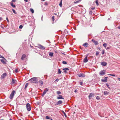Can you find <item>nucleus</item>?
Instances as JSON below:
<instances>
[{
	"label": "nucleus",
	"mask_w": 120,
	"mask_h": 120,
	"mask_svg": "<svg viewBox=\"0 0 120 120\" xmlns=\"http://www.w3.org/2000/svg\"><path fill=\"white\" fill-rule=\"evenodd\" d=\"M0 58H3L5 60H6L4 58V57L1 56L0 55Z\"/></svg>",
	"instance_id": "34"
},
{
	"label": "nucleus",
	"mask_w": 120,
	"mask_h": 120,
	"mask_svg": "<svg viewBox=\"0 0 120 120\" xmlns=\"http://www.w3.org/2000/svg\"><path fill=\"white\" fill-rule=\"evenodd\" d=\"M15 93V90H13L11 92V93L10 94V99H12L13 97L14 93Z\"/></svg>",
	"instance_id": "3"
},
{
	"label": "nucleus",
	"mask_w": 120,
	"mask_h": 120,
	"mask_svg": "<svg viewBox=\"0 0 120 120\" xmlns=\"http://www.w3.org/2000/svg\"><path fill=\"white\" fill-rule=\"evenodd\" d=\"M55 52L56 53H57V52L56 51H55Z\"/></svg>",
	"instance_id": "60"
},
{
	"label": "nucleus",
	"mask_w": 120,
	"mask_h": 120,
	"mask_svg": "<svg viewBox=\"0 0 120 120\" xmlns=\"http://www.w3.org/2000/svg\"><path fill=\"white\" fill-rule=\"evenodd\" d=\"M23 27V26L22 25H20L19 26V28L20 29H22Z\"/></svg>",
	"instance_id": "42"
},
{
	"label": "nucleus",
	"mask_w": 120,
	"mask_h": 120,
	"mask_svg": "<svg viewBox=\"0 0 120 120\" xmlns=\"http://www.w3.org/2000/svg\"><path fill=\"white\" fill-rule=\"evenodd\" d=\"M49 90V89L48 88H46L44 90L43 93L42 94V96H44L46 93V92Z\"/></svg>",
	"instance_id": "6"
},
{
	"label": "nucleus",
	"mask_w": 120,
	"mask_h": 120,
	"mask_svg": "<svg viewBox=\"0 0 120 120\" xmlns=\"http://www.w3.org/2000/svg\"><path fill=\"white\" fill-rule=\"evenodd\" d=\"M92 12L91 11H90L89 12V13L90 14H92Z\"/></svg>",
	"instance_id": "46"
},
{
	"label": "nucleus",
	"mask_w": 120,
	"mask_h": 120,
	"mask_svg": "<svg viewBox=\"0 0 120 120\" xmlns=\"http://www.w3.org/2000/svg\"><path fill=\"white\" fill-rule=\"evenodd\" d=\"M26 57V55L25 54H23L22 55L21 58V59L22 60H24L25 58Z\"/></svg>",
	"instance_id": "10"
},
{
	"label": "nucleus",
	"mask_w": 120,
	"mask_h": 120,
	"mask_svg": "<svg viewBox=\"0 0 120 120\" xmlns=\"http://www.w3.org/2000/svg\"><path fill=\"white\" fill-rule=\"evenodd\" d=\"M87 56H86L84 59L83 62L84 63H86L87 62L88 60L87 59Z\"/></svg>",
	"instance_id": "14"
},
{
	"label": "nucleus",
	"mask_w": 120,
	"mask_h": 120,
	"mask_svg": "<svg viewBox=\"0 0 120 120\" xmlns=\"http://www.w3.org/2000/svg\"><path fill=\"white\" fill-rule=\"evenodd\" d=\"M63 103V101L61 100H59L55 104V105H59L60 104H61Z\"/></svg>",
	"instance_id": "5"
},
{
	"label": "nucleus",
	"mask_w": 120,
	"mask_h": 120,
	"mask_svg": "<svg viewBox=\"0 0 120 120\" xmlns=\"http://www.w3.org/2000/svg\"><path fill=\"white\" fill-rule=\"evenodd\" d=\"M117 79H118V80L120 81V78H118Z\"/></svg>",
	"instance_id": "54"
},
{
	"label": "nucleus",
	"mask_w": 120,
	"mask_h": 120,
	"mask_svg": "<svg viewBox=\"0 0 120 120\" xmlns=\"http://www.w3.org/2000/svg\"><path fill=\"white\" fill-rule=\"evenodd\" d=\"M105 70L101 71L100 72V74L101 75H105Z\"/></svg>",
	"instance_id": "13"
},
{
	"label": "nucleus",
	"mask_w": 120,
	"mask_h": 120,
	"mask_svg": "<svg viewBox=\"0 0 120 120\" xmlns=\"http://www.w3.org/2000/svg\"><path fill=\"white\" fill-rule=\"evenodd\" d=\"M62 63L63 64H67V62L65 61H63L62 62Z\"/></svg>",
	"instance_id": "37"
},
{
	"label": "nucleus",
	"mask_w": 120,
	"mask_h": 120,
	"mask_svg": "<svg viewBox=\"0 0 120 120\" xmlns=\"http://www.w3.org/2000/svg\"><path fill=\"white\" fill-rule=\"evenodd\" d=\"M109 93V92L107 91H105L104 93V94L105 95H106L108 94Z\"/></svg>",
	"instance_id": "21"
},
{
	"label": "nucleus",
	"mask_w": 120,
	"mask_h": 120,
	"mask_svg": "<svg viewBox=\"0 0 120 120\" xmlns=\"http://www.w3.org/2000/svg\"><path fill=\"white\" fill-rule=\"evenodd\" d=\"M105 53V51L104 50H103L102 51V54H104Z\"/></svg>",
	"instance_id": "44"
},
{
	"label": "nucleus",
	"mask_w": 120,
	"mask_h": 120,
	"mask_svg": "<svg viewBox=\"0 0 120 120\" xmlns=\"http://www.w3.org/2000/svg\"><path fill=\"white\" fill-rule=\"evenodd\" d=\"M118 28L119 29H120V26H119L118 27Z\"/></svg>",
	"instance_id": "61"
},
{
	"label": "nucleus",
	"mask_w": 120,
	"mask_h": 120,
	"mask_svg": "<svg viewBox=\"0 0 120 120\" xmlns=\"http://www.w3.org/2000/svg\"><path fill=\"white\" fill-rule=\"evenodd\" d=\"M2 18H1V17H0V20H2Z\"/></svg>",
	"instance_id": "55"
},
{
	"label": "nucleus",
	"mask_w": 120,
	"mask_h": 120,
	"mask_svg": "<svg viewBox=\"0 0 120 120\" xmlns=\"http://www.w3.org/2000/svg\"><path fill=\"white\" fill-rule=\"evenodd\" d=\"M79 76V77H84L85 75L83 73L80 74L78 75Z\"/></svg>",
	"instance_id": "17"
},
{
	"label": "nucleus",
	"mask_w": 120,
	"mask_h": 120,
	"mask_svg": "<svg viewBox=\"0 0 120 120\" xmlns=\"http://www.w3.org/2000/svg\"><path fill=\"white\" fill-rule=\"evenodd\" d=\"M38 47L40 49L42 50H44L45 49V47L41 45H38Z\"/></svg>",
	"instance_id": "7"
},
{
	"label": "nucleus",
	"mask_w": 120,
	"mask_h": 120,
	"mask_svg": "<svg viewBox=\"0 0 120 120\" xmlns=\"http://www.w3.org/2000/svg\"><path fill=\"white\" fill-rule=\"evenodd\" d=\"M24 1L26 2H27L28 1L27 0H24Z\"/></svg>",
	"instance_id": "59"
},
{
	"label": "nucleus",
	"mask_w": 120,
	"mask_h": 120,
	"mask_svg": "<svg viewBox=\"0 0 120 120\" xmlns=\"http://www.w3.org/2000/svg\"><path fill=\"white\" fill-rule=\"evenodd\" d=\"M1 62L2 63H3L4 64H5L6 63L5 61L3 59H1L0 60Z\"/></svg>",
	"instance_id": "24"
},
{
	"label": "nucleus",
	"mask_w": 120,
	"mask_h": 120,
	"mask_svg": "<svg viewBox=\"0 0 120 120\" xmlns=\"http://www.w3.org/2000/svg\"><path fill=\"white\" fill-rule=\"evenodd\" d=\"M16 1V0H12V2H15Z\"/></svg>",
	"instance_id": "53"
},
{
	"label": "nucleus",
	"mask_w": 120,
	"mask_h": 120,
	"mask_svg": "<svg viewBox=\"0 0 120 120\" xmlns=\"http://www.w3.org/2000/svg\"><path fill=\"white\" fill-rule=\"evenodd\" d=\"M59 6L60 7H61L62 6V0H61L59 4Z\"/></svg>",
	"instance_id": "28"
},
{
	"label": "nucleus",
	"mask_w": 120,
	"mask_h": 120,
	"mask_svg": "<svg viewBox=\"0 0 120 120\" xmlns=\"http://www.w3.org/2000/svg\"><path fill=\"white\" fill-rule=\"evenodd\" d=\"M39 83L41 85V86H42L43 85V82L42 81L40 80L39 81Z\"/></svg>",
	"instance_id": "16"
},
{
	"label": "nucleus",
	"mask_w": 120,
	"mask_h": 120,
	"mask_svg": "<svg viewBox=\"0 0 120 120\" xmlns=\"http://www.w3.org/2000/svg\"><path fill=\"white\" fill-rule=\"evenodd\" d=\"M108 75H109L112 76L114 77L115 76V75L114 74H108Z\"/></svg>",
	"instance_id": "38"
},
{
	"label": "nucleus",
	"mask_w": 120,
	"mask_h": 120,
	"mask_svg": "<svg viewBox=\"0 0 120 120\" xmlns=\"http://www.w3.org/2000/svg\"><path fill=\"white\" fill-rule=\"evenodd\" d=\"M80 84L82 85V82H80Z\"/></svg>",
	"instance_id": "50"
},
{
	"label": "nucleus",
	"mask_w": 120,
	"mask_h": 120,
	"mask_svg": "<svg viewBox=\"0 0 120 120\" xmlns=\"http://www.w3.org/2000/svg\"><path fill=\"white\" fill-rule=\"evenodd\" d=\"M59 81V79H56L55 81H56L57 82Z\"/></svg>",
	"instance_id": "48"
},
{
	"label": "nucleus",
	"mask_w": 120,
	"mask_h": 120,
	"mask_svg": "<svg viewBox=\"0 0 120 120\" xmlns=\"http://www.w3.org/2000/svg\"><path fill=\"white\" fill-rule=\"evenodd\" d=\"M26 107L28 111H29L31 110V107L30 104L28 103L26 104Z\"/></svg>",
	"instance_id": "2"
},
{
	"label": "nucleus",
	"mask_w": 120,
	"mask_h": 120,
	"mask_svg": "<svg viewBox=\"0 0 120 120\" xmlns=\"http://www.w3.org/2000/svg\"><path fill=\"white\" fill-rule=\"evenodd\" d=\"M103 46L105 48H106L107 46V44L106 43H104L103 45Z\"/></svg>",
	"instance_id": "26"
},
{
	"label": "nucleus",
	"mask_w": 120,
	"mask_h": 120,
	"mask_svg": "<svg viewBox=\"0 0 120 120\" xmlns=\"http://www.w3.org/2000/svg\"><path fill=\"white\" fill-rule=\"evenodd\" d=\"M106 85L107 86V87L109 89H110V88L109 87V85L108 83H106Z\"/></svg>",
	"instance_id": "41"
},
{
	"label": "nucleus",
	"mask_w": 120,
	"mask_h": 120,
	"mask_svg": "<svg viewBox=\"0 0 120 120\" xmlns=\"http://www.w3.org/2000/svg\"><path fill=\"white\" fill-rule=\"evenodd\" d=\"M91 41L93 43H94L95 45H97L98 44V42L97 41H96L94 39H92Z\"/></svg>",
	"instance_id": "8"
},
{
	"label": "nucleus",
	"mask_w": 120,
	"mask_h": 120,
	"mask_svg": "<svg viewBox=\"0 0 120 120\" xmlns=\"http://www.w3.org/2000/svg\"><path fill=\"white\" fill-rule=\"evenodd\" d=\"M53 53L52 52H49V55L51 57H52L53 56Z\"/></svg>",
	"instance_id": "19"
},
{
	"label": "nucleus",
	"mask_w": 120,
	"mask_h": 120,
	"mask_svg": "<svg viewBox=\"0 0 120 120\" xmlns=\"http://www.w3.org/2000/svg\"><path fill=\"white\" fill-rule=\"evenodd\" d=\"M57 98L58 99H64V98L63 97V96L60 95H59L57 97Z\"/></svg>",
	"instance_id": "9"
},
{
	"label": "nucleus",
	"mask_w": 120,
	"mask_h": 120,
	"mask_svg": "<svg viewBox=\"0 0 120 120\" xmlns=\"http://www.w3.org/2000/svg\"><path fill=\"white\" fill-rule=\"evenodd\" d=\"M63 113L65 117H66L67 115H66L64 111H63Z\"/></svg>",
	"instance_id": "36"
},
{
	"label": "nucleus",
	"mask_w": 120,
	"mask_h": 120,
	"mask_svg": "<svg viewBox=\"0 0 120 120\" xmlns=\"http://www.w3.org/2000/svg\"><path fill=\"white\" fill-rule=\"evenodd\" d=\"M74 92H77V90H75Z\"/></svg>",
	"instance_id": "57"
},
{
	"label": "nucleus",
	"mask_w": 120,
	"mask_h": 120,
	"mask_svg": "<svg viewBox=\"0 0 120 120\" xmlns=\"http://www.w3.org/2000/svg\"><path fill=\"white\" fill-rule=\"evenodd\" d=\"M96 99L98 100L100 99V98L99 96H97L96 98Z\"/></svg>",
	"instance_id": "39"
},
{
	"label": "nucleus",
	"mask_w": 120,
	"mask_h": 120,
	"mask_svg": "<svg viewBox=\"0 0 120 120\" xmlns=\"http://www.w3.org/2000/svg\"><path fill=\"white\" fill-rule=\"evenodd\" d=\"M88 44V43H85L83 44V45L84 46H86V47H87V45Z\"/></svg>",
	"instance_id": "25"
},
{
	"label": "nucleus",
	"mask_w": 120,
	"mask_h": 120,
	"mask_svg": "<svg viewBox=\"0 0 120 120\" xmlns=\"http://www.w3.org/2000/svg\"><path fill=\"white\" fill-rule=\"evenodd\" d=\"M99 52H98L97 51L96 52V55L97 56H98L99 54Z\"/></svg>",
	"instance_id": "43"
},
{
	"label": "nucleus",
	"mask_w": 120,
	"mask_h": 120,
	"mask_svg": "<svg viewBox=\"0 0 120 120\" xmlns=\"http://www.w3.org/2000/svg\"><path fill=\"white\" fill-rule=\"evenodd\" d=\"M108 78V77H105V79H107V78Z\"/></svg>",
	"instance_id": "56"
},
{
	"label": "nucleus",
	"mask_w": 120,
	"mask_h": 120,
	"mask_svg": "<svg viewBox=\"0 0 120 120\" xmlns=\"http://www.w3.org/2000/svg\"><path fill=\"white\" fill-rule=\"evenodd\" d=\"M6 20L8 22H9V21L8 20V19L7 17L6 18Z\"/></svg>",
	"instance_id": "47"
},
{
	"label": "nucleus",
	"mask_w": 120,
	"mask_h": 120,
	"mask_svg": "<svg viewBox=\"0 0 120 120\" xmlns=\"http://www.w3.org/2000/svg\"><path fill=\"white\" fill-rule=\"evenodd\" d=\"M45 0H42V1H44Z\"/></svg>",
	"instance_id": "64"
},
{
	"label": "nucleus",
	"mask_w": 120,
	"mask_h": 120,
	"mask_svg": "<svg viewBox=\"0 0 120 120\" xmlns=\"http://www.w3.org/2000/svg\"><path fill=\"white\" fill-rule=\"evenodd\" d=\"M69 70V69L68 68H64L63 69V70H64V72L65 73H66L67 72V70L68 71V70Z\"/></svg>",
	"instance_id": "18"
},
{
	"label": "nucleus",
	"mask_w": 120,
	"mask_h": 120,
	"mask_svg": "<svg viewBox=\"0 0 120 120\" xmlns=\"http://www.w3.org/2000/svg\"><path fill=\"white\" fill-rule=\"evenodd\" d=\"M30 11L32 12V13H33L34 12V10L32 8H30Z\"/></svg>",
	"instance_id": "32"
},
{
	"label": "nucleus",
	"mask_w": 120,
	"mask_h": 120,
	"mask_svg": "<svg viewBox=\"0 0 120 120\" xmlns=\"http://www.w3.org/2000/svg\"><path fill=\"white\" fill-rule=\"evenodd\" d=\"M101 65H102L103 66H105L107 65V63L105 62H101Z\"/></svg>",
	"instance_id": "11"
},
{
	"label": "nucleus",
	"mask_w": 120,
	"mask_h": 120,
	"mask_svg": "<svg viewBox=\"0 0 120 120\" xmlns=\"http://www.w3.org/2000/svg\"><path fill=\"white\" fill-rule=\"evenodd\" d=\"M110 20V18H109L108 19V20Z\"/></svg>",
	"instance_id": "62"
},
{
	"label": "nucleus",
	"mask_w": 120,
	"mask_h": 120,
	"mask_svg": "<svg viewBox=\"0 0 120 120\" xmlns=\"http://www.w3.org/2000/svg\"><path fill=\"white\" fill-rule=\"evenodd\" d=\"M7 74L6 73H4L1 76V77L2 79H3L6 76Z\"/></svg>",
	"instance_id": "12"
},
{
	"label": "nucleus",
	"mask_w": 120,
	"mask_h": 120,
	"mask_svg": "<svg viewBox=\"0 0 120 120\" xmlns=\"http://www.w3.org/2000/svg\"><path fill=\"white\" fill-rule=\"evenodd\" d=\"M110 49V47H107L106 48L107 49Z\"/></svg>",
	"instance_id": "49"
},
{
	"label": "nucleus",
	"mask_w": 120,
	"mask_h": 120,
	"mask_svg": "<svg viewBox=\"0 0 120 120\" xmlns=\"http://www.w3.org/2000/svg\"><path fill=\"white\" fill-rule=\"evenodd\" d=\"M15 72H16V73H17L18 72V70L17 69H15Z\"/></svg>",
	"instance_id": "45"
},
{
	"label": "nucleus",
	"mask_w": 120,
	"mask_h": 120,
	"mask_svg": "<svg viewBox=\"0 0 120 120\" xmlns=\"http://www.w3.org/2000/svg\"><path fill=\"white\" fill-rule=\"evenodd\" d=\"M101 81L103 82H106L107 81V79H101Z\"/></svg>",
	"instance_id": "22"
},
{
	"label": "nucleus",
	"mask_w": 120,
	"mask_h": 120,
	"mask_svg": "<svg viewBox=\"0 0 120 120\" xmlns=\"http://www.w3.org/2000/svg\"><path fill=\"white\" fill-rule=\"evenodd\" d=\"M56 93L58 94H61V92L60 91H57L56 92Z\"/></svg>",
	"instance_id": "30"
},
{
	"label": "nucleus",
	"mask_w": 120,
	"mask_h": 120,
	"mask_svg": "<svg viewBox=\"0 0 120 120\" xmlns=\"http://www.w3.org/2000/svg\"><path fill=\"white\" fill-rule=\"evenodd\" d=\"M11 5L13 8H15V5H13V3L12 2H11L10 3Z\"/></svg>",
	"instance_id": "20"
},
{
	"label": "nucleus",
	"mask_w": 120,
	"mask_h": 120,
	"mask_svg": "<svg viewBox=\"0 0 120 120\" xmlns=\"http://www.w3.org/2000/svg\"><path fill=\"white\" fill-rule=\"evenodd\" d=\"M9 120H12L11 119H10Z\"/></svg>",
	"instance_id": "63"
},
{
	"label": "nucleus",
	"mask_w": 120,
	"mask_h": 120,
	"mask_svg": "<svg viewBox=\"0 0 120 120\" xmlns=\"http://www.w3.org/2000/svg\"><path fill=\"white\" fill-rule=\"evenodd\" d=\"M95 9V8H91V9L92 10H94Z\"/></svg>",
	"instance_id": "52"
},
{
	"label": "nucleus",
	"mask_w": 120,
	"mask_h": 120,
	"mask_svg": "<svg viewBox=\"0 0 120 120\" xmlns=\"http://www.w3.org/2000/svg\"><path fill=\"white\" fill-rule=\"evenodd\" d=\"M12 11L14 13H15V14H17V13L16 12H15V10L14 9H13L12 10Z\"/></svg>",
	"instance_id": "33"
},
{
	"label": "nucleus",
	"mask_w": 120,
	"mask_h": 120,
	"mask_svg": "<svg viewBox=\"0 0 120 120\" xmlns=\"http://www.w3.org/2000/svg\"><path fill=\"white\" fill-rule=\"evenodd\" d=\"M30 82L32 83H38V78L37 77H33L29 80Z\"/></svg>",
	"instance_id": "1"
},
{
	"label": "nucleus",
	"mask_w": 120,
	"mask_h": 120,
	"mask_svg": "<svg viewBox=\"0 0 120 120\" xmlns=\"http://www.w3.org/2000/svg\"><path fill=\"white\" fill-rule=\"evenodd\" d=\"M58 72L59 74H60L61 72V71H60V69H59L58 70Z\"/></svg>",
	"instance_id": "29"
},
{
	"label": "nucleus",
	"mask_w": 120,
	"mask_h": 120,
	"mask_svg": "<svg viewBox=\"0 0 120 120\" xmlns=\"http://www.w3.org/2000/svg\"><path fill=\"white\" fill-rule=\"evenodd\" d=\"M94 94L93 93H90V94L89 95V96H88L89 98V99H90L92 96H94Z\"/></svg>",
	"instance_id": "15"
},
{
	"label": "nucleus",
	"mask_w": 120,
	"mask_h": 120,
	"mask_svg": "<svg viewBox=\"0 0 120 120\" xmlns=\"http://www.w3.org/2000/svg\"><path fill=\"white\" fill-rule=\"evenodd\" d=\"M46 118L47 119H50V117L48 116H46Z\"/></svg>",
	"instance_id": "35"
},
{
	"label": "nucleus",
	"mask_w": 120,
	"mask_h": 120,
	"mask_svg": "<svg viewBox=\"0 0 120 120\" xmlns=\"http://www.w3.org/2000/svg\"><path fill=\"white\" fill-rule=\"evenodd\" d=\"M98 49L100 50H101V48L99 47L98 48Z\"/></svg>",
	"instance_id": "51"
},
{
	"label": "nucleus",
	"mask_w": 120,
	"mask_h": 120,
	"mask_svg": "<svg viewBox=\"0 0 120 120\" xmlns=\"http://www.w3.org/2000/svg\"><path fill=\"white\" fill-rule=\"evenodd\" d=\"M98 0H97L96 1V5L97 6H98L99 5V4L98 2Z\"/></svg>",
	"instance_id": "31"
},
{
	"label": "nucleus",
	"mask_w": 120,
	"mask_h": 120,
	"mask_svg": "<svg viewBox=\"0 0 120 120\" xmlns=\"http://www.w3.org/2000/svg\"><path fill=\"white\" fill-rule=\"evenodd\" d=\"M28 85V83H26V84L25 87L24 89H25V90L26 89V88H27V86Z\"/></svg>",
	"instance_id": "27"
},
{
	"label": "nucleus",
	"mask_w": 120,
	"mask_h": 120,
	"mask_svg": "<svg viewBox=\"0 0 120 120\" xmlns=\"http://www.w3.org/2000/svg\"><path fill=\"white\" fill-rule=\"evenodd\" d=\"M17 82V81L15 79H12V81L11 84L12 85H13V84H15Z\"/></svg>",
	"instance_id": "4"
},
{
	"label": "nucleus",
	"mask_w": 120,
	"mask_h": 120,
	"mask_svg": "<svg viewBox=\"0 0 120 120\" xmlns=\"http://www.w3.org/2000/svg\"><path fill=\"white\" fill-rule=\"evenodd\" d=\"M52 20L53 21H54V16H53L52 17Z\"/></svg>",
	"instance_id": "40"
},
{
	"label": "nucleus",
	"mask_w": 120,
	"mask_h": 120,
	"mask_svg": "<svg viewBox=\"0 0 120 120\" xmlns=\"http://www.w3.org/2000/svg\"><path fill=\"white\" fill-rule=\"evenodd\" d=\"M45 4L47 5H48V3L47 2L45 3Z\"/></svg>",
	"instance_id": "58"
},
{
	"label": "nucleus",
	"mask_w": 120,
	"mask_h": 120,
	"mask_svg": "<svg viewBox=\"0 0 120 120\" xmlns=\"http://www.w3.org/2000/svg\"><path fill=\"white\" fill-rule=\"evenodd\" d=\"M82 0H79L76 1H75L74 3L75 4H77L80 2Z\"/></svg>",
	"instance_id": "23"
}]
</instances>
